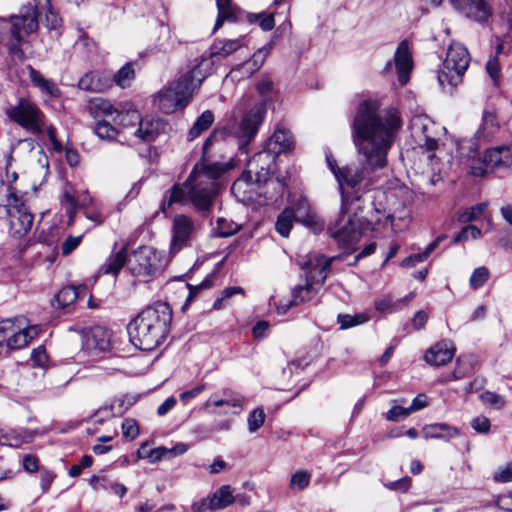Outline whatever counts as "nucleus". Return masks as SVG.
<instances>
[{"label":"nucleus","instance_id":"1","mask_svg":"<svg viewBox=\"0 0 512 512\" xmlns=\"http://www.w3.org/2000/svg\"><path fill=\"white\" fill-rule=\"evenodd\" d=\"M402 121L397 110L380 111V103L363 99L356 107L351 122V137L357 150L358 165L338 167L330 150L325 151L328 168L339 188H355L364 183L367 188L377 182L375 173L387 166V155L393 146Z\"/></svg>","mask_w":512,"mask_h":512},{"label":"nucleus","instance_id":"2","mask_svg":"<svg viewBox=\"0 0 512 512\" xmlns=\"http://www.w3.org/2000/svg\"><path fill=\"white\" fill-rule=\"evenodd\" d=\"M226 171L220 163H196L182 184H174L164 195L160 210L167 213L173 204H192L198 211H208L218 192V179Z\"/></svg>","mask_w":512,"mask_h":512},{"label":"nucleus","instance_id":"3","mask_svg":"<svg viewBox=\"0 0 512 512\" xmlns=\"http://www.w3.org/2000/svg\"><path fill=\"white\" fill-rule=\"evenodd\" d=\"M172 318V308L166 302L146 306L127 326L131 343L142 351L156 349L168 336Z\"/></svg>","mask_w":512,"mask_h":512},{"label":"nucleus","instance_id":"4","mask_svg":"<svg viewBox=\"0 0 512 512\" xmlns=\"http://www.w3.org/2000/svg\"><path fill=\"white\" fill-rule=\"evenodd\" d=\"M373 185L364 186V183L351 188L352 191L339 188L341 194V210L336 222L329 228L330 235L345 249H352L361 234L360 228L366 218L361 217L365 209L364 194Z\"/></svg>","mask_w":512,"mask_h":512},{"label":"nucleus","instance_id":"5","mask_svg":"<svg viewBox=\"0 0 512 512\" xmlns=\"http://www.w3.org/2000/svg\"><path fill=\"white\" fill-rule=\"evenodd\" d=\"M211 70L212 62L209 59H201L190 71L181 75L172 86L159 92L155 100L158 108L166 114L184 108L190 101L195 88L203 82Z\"/></svg>","mask_w":512,"mask_h":512},{"label":"nucleus","instance_id":"6","mask_svg":"<svg viewBox=\"0 0 512 512\" xmlns=\"http://www.w3.org/2000/svg\"><path fill=\"white\" fill-rule=\"evenodd\" d=\"M5 114L11 122L34 136L39 137L46 132L52 149L58 153L62 152L63 146L57 139L56 128L52 124L47 125L46 115L34 101L19 98L16 104L6 108Z\"/></svg>","mask_w":512,"mask_h":512},{"label":"nucleus","instance_id":"7","mask_svg":"<svg viewBox=\"0 0 512 512\" xmlns=\"http://www.w3.org/2000/svg\"><path fill=\"white\" fill-rule=\"evenodd\" d=\"M469 63L470 55L467 48L460 43L451 44L437 75L439 85L443 89L446 85L451 88L456 87L461 82Z\"/></svg>","mask_w":512,"mask_h":512},{"label":"nucleus","instance_id":"8","mask_svg":"<svg viewBox=\"0 0 512 512\" xmlns=\"http://www.w3.org/2000/svg\"><path fill=\"white\" fill-rule=\"evenodd\" d=\"M0 28L9 36V39L6 42L9 52L14 55L23 54L20 49L22 33L30 34L38 28L37 7L33 6L27 8L24 13L14 17L12 22H1Z\"/></svg>","mask_w":512,"mask_h":512},{"label":"nucleus","instance_id":"9","mask_svg":"<svg viewBox=\"0 0 512 512\" xmlns=\"http://www.w3.org/2000/svg\"><path fill=\"white\" fill-rule=\"evenodd\" d=\"M163 268V256L156 249L141 246L134 250L128 258V270L136 277L145 281L156 277Z\"/></svg>","mask_w":512,"mask_h":512},{"label":"nucleus","instance_id":"10","mask_svg":"<svg viewBox=\"0 0 512 512\" xmlns=\"http://www.w3.org/2000/svg\"><path fill=\"white\" fill-rule=\"evenodd\" d=\"M7 211L3 212L2 217L9 216L10 234L15 238H22L31 230L34 222V216L29 207L20 202L17 195L10 191L7 204H2Z\"/></svg>","mask_w":512,"mask_h":512},{"label":"nucleus","instance_id":"11","mask_svg":"<svg viewBox=\"0 0 512 512\" xmlns=\"http://www.w3.org/2000/svg\"><path fill=\"white\" fill-rule=\"evenodd\" d=\"M276 156L263 148L255 153L247 162L242 175L233 183L232 191L241 188L242 184H250L252 181H263L269 176L275 166Z\"/></svg>","mask_w":512,"mask_h":512},{"label":"nucleus","instance_id":"12","mask_svg":"<svg viewBox=\"0 0 512 512\" xmlns=\"http://www.w3.org/2000/svg\"><path fill=\"white\" fill-rule=\"evenodd\" d=\"M340 257H326L325 255L312 252L298 262L302 270L305 271V278L308 281L316 282L318 287H322L331 270L332 263Z\"/></svg>","mask_w":512,"mask_h":512},{"label":"nucleus","instance_id":"13","mask_svg":"<svg viewBox=\"0 0 512 512\" xmlns=\"http://www.w3.org/2000/svg\"><path fill=\"white\" fill-rule=\"evenodd\" d=\"M266 108L263 104H257L247 111L240 123L238 137L241 148L256 136L259 127L264 121Z\"/></svg>","mask_w":512,"mask_h":512},{"label":"nucleus","instance_id":"14","mask_svg":"<svg viewBox=\"0 0 512 512\" xmlns=\"http://www.w3.org/2000/svg\"><path fill=\"white\" fill-rule=\"evenodd\" d=\"M453 8L465 17L480 23H486L493 15L487 0H450Z\"/></svg>","mask_w":512,"mask_h":512},{"label":"nucleus","instance_id":"15","mask_svg":"<svg viewBox=\"0 0 512 512\" xmlns=\"http://www.w3.org/2000/svg\"><path fill=\"white\" fill-rule=\"evenodd\" d=\"M194 231L193 220L186 215H177L173 220L171 251L178 252L188 244Z\"/></svg>","mask_w":512,"mask_h":512},{"label":"nucleus","instance_id":"16","mask_svg":"<svg viewBox=\"0 0 512 512\" xmlns=\"http://www.w3.org/2000/svg\"><path fill=\"white\" fill-rule=\"evenodd\" d=\"M294 138L291 132L283 127H277L272 136L265 142L264 148L276 157L288 153L294 148Z\"/></svg>","mask_w":512,"mask_h":512},{"label":"nucleus","instance_id":"17","mask_svg":"<svg viewBox=\"0 0 512 512\" xmlns=\"http://www.w3.org/2000/svg\"><path fill=\"white\" fill-rule=\"evenodd\" d=\"M138 396L133 394H119L109 403L100 406L92 416L97 414H111V416H123L128 410L136 404Z\"/></svg>","mask_w":512,"mask_h":512},{"label":"nucleus","instance_id":"18","mask_svg":"<svg viewBox=\"0 0 512 512\" xmlns=\"http://www.w3.org/2000/svg\"><path fill=\"white\" fill-rule=\"evenodd\" d=\"M220 393L221 396H218V394L211 395L207 400V406H230L233 408L232 414L234 415L242 412L246 400L241 394L230 388H224Z\"/></svg>","mask_w":512,"mask_h":512},{"label":"nucleus","instance_id":"19","mask_svg":"<svg viewBox=\"0 0 512 512\" xmlns=\"http://www.w3.org/2000/svg\"><path fill=\"white\" fill-rule=\"evenodd\" d=\"M27 69L32 85L40 91L45 100L55 99L61 96V90L53 79L46 78L40 71L32 66H28Z\"/></svg>","mask_w":512,"mask_h":512},{"label":"nucleus","instance_id":"20","mask_svg":"<svg viewBox=\"0 0 512 512\" xmlns=\"http://www.w3.org/2000/svg\"><path fill=\"white\" fill-rule=\"evenodd\" d=\"M263 181H252L258 185V193L269 202H277L283 198L286 190V183L279 177L266 176Z\"/></svg>","mask_w":512,"mask_h":512},{"label":"nucleus","instance_id":"21","mask_svg":"<svg viewBox=\"0 0 512 512\" xmlns=\"http://www.w3.org/2000/svg\"><path fill=\"white\" fill-rule=\"evenodd\" d=\"M394 62L400 84H407L413 63L409 44L406 40H403L398 45L394 56Z\"/></svg>","mask_w":512,"mask_h":512},{"label":"nucleus","instance_id":"22","mask_svg":"<svg viewBox=\"0 0 512 512\" xmlns=\"http://www.w3.org/2000/svg\"><path fill=\"white\" fill-rule=\"evenodd\" d=\"M484 157L491 171L508 168L512 165V151L507 145L487 149L484 153Z\"/></svg>","mask_w":512,"mask_h":512},{"label":"nucleus","instance_id":"23","mask_svg":"<svg viewBox=\"0 0 512 512\" xmlns=\"http://www.w3.org/2000/svg\"><path fill=\"white\" fill-rule=\"evenodd\" d=\"M455 349L450 341L442 340L432 346L425 354V361L434 366L445 365L452 360Z\"/></svg>","mask_w":512,"mask_h":512},{"label":"nucleus","instance_id":"24","mask_svg":"<svg viewBox=\"0 0 512 512\" xmlns=\"http://www.w3.org/2000/svg\"><path fill=\"white\" fill-rule=\"evenodd\" d=\"M111 86V78L104 72L90 71L84 74L79 82L78 87L87 92H103Z\"/></svg>","mask_w":512,"mask_h":512},{"label":"nucleus","instance_id":"25","mask_svg":"<svg viewBox=\"0 0 512 512\" xmlns=\"http://www.w3.org/2000/svg\"><path fill=\"white\" fill-rule=\"evenodd\" d=\"M164 123L160 119L154 118H141L138 127L133 132V135L143 142H152L163 131Z\"/></svg>","mask_w":512,"mask_h":512},{"label":"nucleus","instance_id":"26","mask_svg":"<svg viewBox=\"0 0 512 512\" xmlns=\"http://www.w3.org/2000/svg\"><path fill=\"white\" fill-rule=\"evenodd\" d=\"M499 129L500 125L496 114L490 109H485L482 114L481 126L476 133L478 139L491 141Z\"/></svg>","mask_w":512,"mask_h":512},{"label":"nucleus","instance_id":"27","mask_svg":"<svg viewBox=\"0 0 512 512\" xmlns=\"http://www.w3.org/2000/svg\"><path fill=\"white\" fill-rule=\"evenodd\" d=\"M244 37L230 40L216 39L210 47V57L208 58L212 63L213 57H227L232 53L239 50L244 45Z\"/></svg>","mask_w":512,"mask_h":512},{"label":"nucleus","instance_id":"28","mask_svg":"<svg viewBox=\"0 0 512 512\" xmlns=\"http://www.w3.org/2000/svg\"><path fill=\"white\" fill-rule=\"evenodd\" d=\"M316 282L308 281L305 278L303 284H299L292 291L291 305H299L300 303L312 300L318 293L319 289Z\"/></svg>","mask_w":512,"mask_h":512},{"label":"nucleus","instance_id":"29","mask_svg":"<svg viewBox=\"0 0 512 512\" xmlns=\"http://www.w3.org/2000/svg\"><path fill=\"white\" fill-rule=\"evenodd\" d=\"M127 246H124L119 251L112 253L105 263L101 266V271L104 274L117 275L123 266H128Z\"/></svg>","mask_w":512,"mask_h":512},{"label":"nucleus","instance_id":"30","mask_svg":"<svg viewBox=\"0 0 512 512\" xmlns=\"http://www.w3.org/2000/svg\"><path fill=\"white\" fill-rule=\"evenodd\" d=\"M428 406V397L425 394H418L407 407L401 405H393L386 416L397 417V416H408L410 413L417 412Z\"/></svg>","mask_w":512,"mask_h":512},{"label":"nucleus","instance_id":"31","mask_svg":"<svg viewBox=\"0 0 512 512\" xmlns=\"http://www.w3.org/2000/svg\"><path fill=\"white\" fill-rule=\"evenodd\" d=\"M413 299L412 294L394 300L391 296H385L374 302V307L379 312L395 313L407 306Z\"/></svg>","mask_w":512,"mask_h":512},{"label":"nucleus","instance_id":"32","mask_svg":"<svg viewBox=\"0 0 512 512\" xmlns=\"http://www.w3.org/2000/svg\"><path fill=\"white\" fill-rule=\"evenodd\" d=\"M218 16L213 28V32L218 30L224 21H235L239 9L232 3V0H216Z\"/></svg>","mask_w":512,"mask_h":512},{"label":"nucleus","instance_id":"33","mask_svg":"<svg viewBox=\"0 0 512 512\" xmlns=\"http://www.w3.org/2000/svg\"><path fill=\"white\" fill-rule=\"evenodd\" d=\"M5 438V446L19 447L24 443H29L33 440L36 431L26 429H8L3 430Z\"/></svg>","mask_w":512,"mask_h":512},{"label":"nucleus","instance_id":"34","mask_svg":"<svg viewBox=\"0 0 512 512\" xmlns=\"http://www.w3.org/2000/svg\"><path fill=\"white\" fill-rule=\"evenodd\" d=\"M85 286H67L62 288L54 297V302L57 308H67L74 304L79 298L80 292L85 291Z\"/></svg>","mask_w":512,"mask_h":512},{"label":"nucleus","instance_id":"35","mask_svg":"<svg viewBox=\"0 0 512 512\" xmlns=\"http://www.w3.org/2000/svg\"><path fill=\"white\" fill-rule=\"evenodd\" d=\"M188 450V445L184 443H178L171 448H167L165 446H158L154 448V453L152 455L151 463L155 464L162 460H169L180 456L186 453Z\"/></svg>","mask_w":512,"mask_h":512},{"label":"nucleus","instance_id":"36","mask_svg":"<svg viewBox=\"0 0 512 512\" xmlns=\"http://www.w3.org/2000/svg\"><path fill=\"white\" fill-rule=\"evenodd\" d=\"M24 317H17V324L12 330L11 334L7 341L5 342L6 346L12 350H18L26 347L28 345L27 335H25L23 331Z\"/></svg>","mask_w":512,"mask_h":512},{"label":"nucleus","instance_id":"37","mask_svg":"<svg viewBox=\"0 0 512 512\" xmlns=\"http://www.w3.org/2000/svg\"><path fill=\"white\" fill-rule=\"evenodd\" d=\"M89 111L95 118L100 116L113 117L118 112V109L114 107L110 101L101 97L92 98L89 102Z\"/></svg>","mask_w":512,"mask_h":512},{"label":"nucleus","instance_id":"38","mask_svg":"<svg viewBox=\"0 0 512 512\" xmlns=\"http://www.w3.org/2000/svg\"><path fill=\"white\" fill-rule=\"evenodd\" d=\"M272 44H268L258 49L251 57V59L242 64L239 69H244L249 75L258 71L264 64L267 56L270 54Z\"/></svg>","mask_w":512,"mask_h":512},{"label":"nucleus","instance_id":"39","mask_svg":"<svg viewBox=\"0 0 512 512\" xmlns=\"http://www.w3.org/2000/svg\"><path fill=\"white\" fill-rule=\"evenodd\" d=\"M212 510L224 509L233 503L234 497L229 485H223L217 489L211 496Z\"/></svg>","mask_w":512,"mask_h":512},{"label":"nucleus","instance_id":"40","mask_svg":"<svg viewBox=\"0 0 512 512\" xmlns=\"http://www.w3.org/2000/svg\"><path fill=\"white\" fill-rule=\"evenodd\" d=\"M214 122V115L210 110L204 111L194 122L188 133V140L192 141L206 131Z\"/></svg>","mask_w":512,"mask_h":512},{"label":"nucleus","instance_id":"41","mask_svg":"<svg viewBox=\"0 0 512 512\" xmlns=\"http://www.w3.org/2000/svg\"><path fill=\"white\" fill-rule=\"evenodd\" d=\"M294 220H296V216L293 208L284 209L277 217V221L275 223L276 231L281 236L288 237L293 227Z\"/></svg>","mask_w":512,"mask_h":512},{"label":"nucleus","instance_id":"42","mask_svg":"<svg viewBox=\"0 0 512 512\" xmlns=\"http://www.w3.org/2000/svg\"><path fill=\"white\" fill-rule=\"evenodd\" d=\"M113 121L124 129L138 127V123L140 122V113L137 110H118L116 115L113 117Z\"/></svg>","mask_w":512,"mask_h":512},{"label":"nucleus","instance_id":"43","mask_svg":"<svg viewBox=\"0 0 512 512\" xmlns=\"http://www.w3.org/2000/svg\"><path fill=\"white\" fill-rule=\"evenodd\" d=\"M427 438H446L457 433V429L447 424H431L423 429Z\"/></svg>","mask_w":512,"mask_h":512},{"label":"nucleus","instance_id":"44","mask_svg":"<svg viewBox=\"0 0 512 512\" xmlns=\"http://www.w3.org/2000/svg\"><path fill=\"white\" fill-rule=\"evenodd\" d=\"M487 208L486 203H479L470 208L460 209L457 212V220L460 223H469L478 219Z\"/></svg>","mask_w":512,"mask_h":512},{"label":"nucleus","instance_id":"45","mask_svg":"<svg viewBox=\"0 0 512 512\" xmlns=\"http://www.w3.org/2000/svg\"><path fill=\"white\" fill-rule=\"evenodd\" d=\"M246 18H247V21L251 24L259 23V26L261 27V29L263 31H270L275 26L273 13H269V14H266L265 12L248 13Z\"/></svg>","mask_w":512,"mask_h":512},{"label":"nucleus","instance_id":"46","mask_svg":"<svg viewBox=\"0 0 512 512\" xmlns=\"http://www.w3.org/2000/svg\"><path fill=\"white\" fill-rule=\"evenodd\" d=\"M369 320L368 315L364 313H357L354 315L350 314H339L337 317L338 324L341 329H349L354 326L364 324Z\"/></svg>","mask_w":512,"mask_h":512},{"label":"nucleus","instance_id":"47","mask_svg":"<svg viewBox=\"0 0 512 512\" xmlns=\"http://www.w3.org/2000/svg\"><path fill=\"white\" fill-rule=\"evenodd\" d=\"M95 134L103 140L112 141L115 140L119 131L108 121L101 120L95 124Z\"/></svg>","mask_w":512,"mask_h":512},{"label":"nucleus","instance_id":"48","mask_svg":"<svg viewBox=\"0 0 512 512\" xmlns=\"http://www.w3.org/2000/svg\"><path fill=\"white\" fill-rule=\"evenodd\" d=\"M92 340L94 342V347L99 351L105 352L111 348L110 334L100 327H97L92 331Z\"/></svg>","mask_w":512,"mask_h":512},{"label":"nucleus","instance_id":"49","mask_svg":"<svg viewBox=\"0 0 512 512\" xmlns=\"http://www.w3.org/2000/svg\"><path fill=\"white\" fill-rule=\"evenodd\" d=\"M236 294H244V289L240 286H233L225 288L221 297L217 298L213 303V308L216 310L223 309L226 306V301Z\"/></svg>","mask_w":512,"mask_h":512},{"label":"nucleus","instance_id":"50","mask_svg":"<svg viewBox=\"0 0 512 512\" xmlns=\"http://www.w3.org/2000/svg\"><path fill=\"white\" fill-rule=\"evenodd\" d=\"M62 204L65 207L69 218H73L79 204V199H77V196H75L72 191L66 189L62 196Z\"/></svg>","mask_w":512,"mask_h":512},{"label":"nucleus","instance_id":"51","mask_svg":"<svg viewBox=\"0 0 512 512\" xmlns=\"http://www.w3.org/2000/svg\"><path fill=\"white\" fill-rule=\"evenodd\" d=\"M134 77V70L131 63L125 64L114 75V81L122 88L126 87L131 79Z\"/></svg>","mask_w":512,"mask_h":512},{"label":"nucleus","instance_id":"52","mask_svg":"<svg viewBox=\"0 0 512 512\" xmlns=\"http://www.w3.org/2000/svg\"><path fill=\"white\" fill-rule=\"evenodd\" d=\"M310 479L311 474L309 472L303 470L297 471L291 476L290 488L303 490L309 485Z\"/></svg>","mask_w":512,"mask_h":512},{"label":"nucleus","instance_id":"53","mask_svg":"<svg viewBox=\"0 0 512 512\" xmlns=\"http://www.w3.org/2000/svg\"><path fill=\"white\" fill-rule=\"evenodd\" d=\"M480 398L484 405L493 409H500L505 405L504 398L494 392L486 391L481 394Z\"/></svg>","mask_w":512,"mask_h":512},{"label":"nucleus","instance_id":"54","mask_svg":"<svg viewBox=\"0 0 512 512\" xmlns=\"http://www.w3.org/2000/svg\"><path fill=\"white\" fill-rule=\"evenodd\" d=\"M122 434L129 440H134L139 435V426L135 418H125L122 423Z\"/></svg>","mask_w":512,"mask_h":512},{"label":"nucleus","instance_id":"55","mask_svg":"<svg viewBox=\"0 0 512 512\" xmlns=\"http://www.w3.org/2000/svg\"><path fill=\"white\" fill-rule=\"evenodd\" d=\"M489 271L486 267H478L476 268L471 277H470V285L474 289H478L482 287L485 282L488 280Z\"/></svg>","mask_w":512,"mask_h":512},{"label":"nucleus","instance_id":"56","mask_svg":"<svg viewBox=\"0 0 512 512\" xmlns=\"http://www.w3.org/2000/svg\"><path fill=\"white\" fill-rule=\"evenodd\" d=\"M231 468L232 466L220 456L216 457L211 464L204 466L210 475L220 474L231 470Z\"/></svg>","mask_w":512,"mask_h":512},{"label":"nucleus","instance_id":"57","mask_svg":"<svg viewBox=\"0 0 512 512\" xmlns=\"http://www.w3.org/2000/svg\"><path fill=\"white\" fill-rule=\"evenodd\" d=\"M493 480L498 483H508L512 481V460L507 464L500 466L494 472Z\"/></svg>","mask_w":512,"mask_h":512},{"label":"nucleus","instance_id":"58","mask_svg":"<svg viewBox=\"0 0 512 512\" xmlns=\"http://www.w3.org/2000/svg\"><path fill=\"white\" fill-rule=\"evenodd\" d=\"M293 210L296 216V221L304 223H308L310 221V209L306 199H300L296 205V208Z\"/></svg>","mask_w":512,"mask_h":512},{"label":"nucleus","instance_id":"59","mask_svg":"<svg viewBox=\"0 0 512 512\" xmlns=\"http://www.w3.org/2000/svg\"><path fill=\"white\" fill-rule=\"evenodd\" d=\"M17 324V318L15 319H4L0 321V348L2 349L3 344L7 341L9 334H11L15 325Z\"/></svg>","mask_w":512,"mask_h":512},{"label":"nucleus","instance_id":"60","mask_svg":"<svg viewBox=\"0 0 512 512\" xmlns=\"http://www.w3.org/2000/svg\"><path fill=\"white\" fill-rule=\"evenodd\" d=\"M205 390H206V384L200 383V384L195 385L191 389H187V390L181 392L179 395V398L184 404H186L191 399H194L197 396H199Z\"/></svg>","mask_w":512,"mask_h":512},{"label":"nucleus","instance_id":"61","mask_svg":"<svg viewBox=\"0 0 512 512\" xmlns=\"http://www.w3.org/2000/svg\"><path fill=\"white\" fill-rule=\"evenodd\" d=\"M490 171L491 168L486 164L485 157L482 160L473 161L470 165V174L475 177H483Z\"/></svg>","mask_w":512,"mask_h":512},{"label":"nucleus","instance_id":"62","mask_svg":"<svg viewBox=\"0 0 512 512\" xmlns=\"http://www.w3.org/2000/svg\"><path fill=\"white\" fill-rule=\"evenodd\" d=\"M486 71L489 74V76L491 77V79L493 80L494 84H496L497 81L499 80L500 72H501L500 63L498 61V58L491 57L487 61Z\"/></svg>","mask_w":512,"mask_h":512},{"label":"nucleus","instance_id":"63","mask_svg":"<svg viewBox=\"0 0 512 512\" xmlns=\"http://www.w3.org/2000/svg\"><path fill=\"white\" fill-rule=\"evenodd\" d=\"M62 19L59 14L51 8L45 13V26L50 30H56L61 26Z\"/></svg>","mask_w":512,"mask_h":512},{"label":"nucleus","instance_id":"64","mask_svg":"<svg viewBox=\"0 0 512 512\" xmlns=\"http://www.w3.org/2000/svg\"><path fill=\"white\" fill-rule=\"evenodd\" d=\"M82 236H69L61 246L62 254L69 255L81 243Z\"/></svg>","mask_w":512,"mask_h":512}]
</instances>
